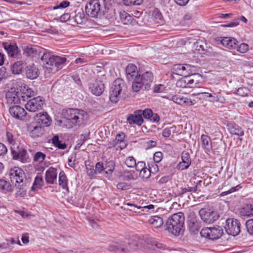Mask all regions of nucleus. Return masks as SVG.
<instances>
[{
  "mask_svg": "<svg viewBox=\"0 0 253 253\" xmlns=\"http://www.w3.org/2000/svg\"><path fill=\"white\" fill-rule=\"evenodd\" d=\"M22 84V82H14L11 85L10 88L6 92L5 97L9 103L17 104L20 102L21 96L18 86Z\"/></svg>",
  "mask_w": 253,
  "mask_h": 253,
  "instance_id": "9",
  "label": "nucleus"
},
{
  "mask_svg": "<svg viewBox=\"0 0 253 253\" xmlns=\"http://www.w3.org/2000/svg\"><path fill=\"white\" fill-rule=\"evenodd\" d=\"M201 219L206 223L211 224L219 217L217 213L208 208H202L199 211Z\"/></svg>",
  "mask_w": 253,
  "mask_h": 253,
  "instance_id": "12",
  "label": "nucleus"
},
{
  "mask_svg": "<svg viewBox=\"0 0 253 253\" xmlns=\"http://www.w3.org/2000/svg\"><path fill=\"white\" fill-rule=\"evenodd\" d=\"M44 100L41 96H37L29 100L25 104V108L27 110L32 112H35L42 109Z\"/></svg>",
  "mask_w": 253,
  "mask_h": 253,
  "instance_id": "15",
  "label": "nucleus"
},
{
  "mask_svg": "<svg viewBox=\"0 0 253 253\" xmlns=\"http://www.w3.org/2000/svg\"><path fill=\"white\" fill-rule=\"evenodd\" d=\"M124 4L126 6H130L131 5H140L143 0H122Z\"/></svg>",
  "mask_w": 253,
  "mask_h": 253,
  "instance_id": "47",
  "label": "nucleus"
},
{
  "mask_svg": "<svg viewBox=\"0 0 253 253\" xmlns=\"http://www.w3.org/2000/svg\"><path fill=\"white\" fill-rule=\"evenodd\" d=\"M240 188H241V187L240 186V185H237L235 187H232L230 190H229L227 191L222 192L220 195L222 196L227 195L229 194H230L231 193H233L235 191H237Z\"/></svg>",
  "mask_w": 253,
  "mask_h": 253,
  "instance_id": "59",
  "label": "nucleus"
},
{
  "mask_svg": "<svg viewBox=\"0 0 253 253\" xmlns=\"http://www.w3.org/2000/svg\"><path fill=\"white\" fill-rule=\"evenodd\" d=\"M228 129L229 132L232 134L240 136H243L244 134V132L242 128L236 125H228Z\"/></svg>",
  "mask_w": 253,
  "mask_h": 253,
  "instance_id": "32",
  "label": "nucleus"
},
{
  "mask_svg": "<svg viewBox=\"0 0 253 253\" xmlns=\"http://www.w3.org/2000/svg\"><path fill=\"white\" fill-rule=\"evenodd\" d=\"M203 80L202 76L199 74H192L190 76H185L179 79L176 85L177 87L186 88L196 86Z\"/></svg>",
  "mask_w": 253,
  "mask_h": 253,
  "instance_id": "8",
  "label": "nucleus"
},
{
  "mask_svg": "<svg viewBox=\"0 0 253 253\" xmlns=\"http://www.w3.org/2000/svg\"><path fill=\"white\" fill-rule=\"evenodd\" d=\"M7 139L9 144H11L12 146H16L15 145V140L13 138V136L12 134L10 132H7L6 133Z\"/></svg>",
  "mask_w": 253,
  "mask_h": 253,
  "instance_id": "62",
  "label": "nucleus"
},
{
  "mask_svg": "<svg viewBox=\"0 0 253 253\" xmlns=\"http://www.w3.org/2000/svg\"><path fill=\"white\" fill-rule=\"evenodd\" d=\"M163 157V154L161 152H156L153 156V160L155 163H158L161 161Z\"/></svg>",
  "mask_w": 253,
  "mask_h": 253,
  "instance_id": "57",
  "label": "nucleus"
},
{
  "mask_svg": "<svg viewBox=\"0 0 253 253\" xmlns=\"http://www.w3.org/2000/svg\"><path fill=\"white\" fill-rule=\"evenodd\" d=\"M170 180V177L169 175H165L162 176L158 181V183L163 184L167 183Z\"/></svg>",
  "mask_w": 253,
  "mask_h": 253,
  "instance_id": "64",
  "label": "nucleus"
},
{
  "mask_svg": "<svg viewBox=\"0 0 253 253\" xmlns=\"http://www.w3.org/2000/svg\"><path fill=\"white\" fill-rule=\"evenodd\" d=\"M70 5V2L68 1H63L59 5L54 6L53 9H57L58 8H64L67 7Z\"/></svg>",
  "mask_w": 253,
  "mask_h": 253,
  "instance_id": "60",
  "label": "nucleus"
},
{
  "mask_svg": "<svg viewBox=\"0 0 253 253\" xmlns=\"http://www.w3.org/2000/svg\"><path fill=\"white\" fill-rule=\"evenodd\" d=\"M9 111L11 115L16 119L24 121L29 119L26 111L20 106L10 107Z\"/></svg>",
  "mask_w": 253,
  "mask_h": 253,
  "instance_id": "17",
  "label": "nucleus"
},
{
  "mask_svg": "<svg viewBox=\"0 0 253 253\" xmlns=\"http://www.w3.org/2000/svg\"><path fill=\"white\" fill-rule=\"evenodd\" d=\"M125 137V135L123 133L122 134H118L114 140L115 146H118L120 142L124 141Z\"/></svg>",
  "mask_w": 253,
  "mask_h": 253,
  "instance_id": "55",
  "label": "nucleus"
},
{
  "mask_svg": "<svg viewBox=\"0 0 253 253\" xmlns=\"http://www.w3.org/2000/svg\"><path fill=\"white\" fill-rule=\"evenodd\" d=\"M237 47V50L241 53H245L249 50V45L245 43H241Z\"/></svg>",
  "mask_w": 253,
  "mask_h": 253,
  "instance_id": "56",
  "label": "nucleus"
},
{
  "mask_svg": "<svg viewBox=\"0 0 253 253\" xmlns=\"http://www.w3.org/2000/svg\"><path fill=\"white\" fill-rule=\"evenodd\" d=\"M187 225L190 232L193 234H197L200 229L199 223L197 221L195 214L191 212L187 217Z\"/></svg>",
  "mask_w": 253,
  "mask_h": 253,
  "instance_id": "18",
  "label": "nucleus"
},
{
  "mask_svg": "<svg viewBox=\"0 0 253 253\" xmlns=\"http://www.w3.org/2000/svg\"><path fill=\"white\" fill-rule=\"evenodd\" d=\"M26 77L31 80L36 79L39 76V71L34 64L27 66L25 70Z\"/></svg>",
  "mask_w": 253,
  "mask_h": 253,
  "instance_id": "26",
  "label": "nucleus"
},
{
  "mask_svg": "<svg viewBox=\"0 0 253 253\" xmlns=\"http://www.w3.org/2000/svg\"><path fill=\"white\" fill-rule=\"evenodd\" d=\"M74 20L78 24H83L85 21L84 18V14L83 12H79L77 13L75 17Z\"/></svg>",
  "mask_w": 253,
  "mask_h": 253,
  "instance_id": "44",
  "label": "nucleus"
},
{
  "mask_svg": "<svg viewBox=\"0 0 253 253\" xmlns=\"http://www.w3.org/2000/svg\"><path fill=\"white\" fill-rule=\"evenodd\" d=\"M201 140L203 146L207 151H210L212 148L211 138L206 135L203 134L201 136Z\"/></svg>",
  "mask_w": 253,
  "mask_h": 253,
  "instance_id": "35",
  "label": "nucleus"
},
{
  "mask_svg": "<svg viewBox=\"0 0 253 253\" xmlns=\"http://www.w3.org/2000/svg\"><path fill=\"white\" fill-rule=\"evenodd\" d=\"M140 113L141 110H138L134 111L133 114H129L127 117V121L130 125L136 124L141 126L143 123V119Z\"/></svg>",
  "mask_w": 253,
  "mask_h": 253,
  "instance_id": "21",
  "label": "nucleus"
},
{
  "mask_svg": "<svg viewBox=\"0 0 253 253\" xmlns=\"http://www.w3.org/2000/svg\"><path fill=\"white\" fill-rule=\"evenodd\" d=\"M148 222L155 228H160L164 223L162 218L159 216H151L148 220Z\"/></svg>",
  "mask_w": 253,
  "mask_h": 253,
  "instance_id": "29",
  "label": "nucleus"
},
{
  "mask_svg": "<svg viewBox=\"0 0 253 253\" xmlns=\"http://www.w3.org/2000/svg\"><path fill=\"white\" fill-rule=\"evenodd\" d=\"M125 163L128 167L133 168L136 165V161L133 157H128L126 159Z\"/></svg>",
  "mask_w": 253,
  "mask_h": 253,
  "instance_id": "50",
  "label": "nucleus"
},
{
  "mask_svg": "<svg viewBox=\"0 0 253 253\" xmlns=\"http://www.w3.org/2000/svg\"><path fill=\"white\" fill-rule=\"evenodd\" d=\"M152 16L156 23H161L163 21V16L161 12L157 9L154 10Z\"/></svg>",
  "mask_w": 253,
  "mask_h": 253,
  "instance_id": "45",
  "label": "nucleus"
},
{
  "mask_svg": "<svg viewBox=\"0 0 253 253\" xmlns=\"http://www.w3.org/2000/svg\"><path fill=\"white\" fill-rule=\"evenodd\" d=\"M171 100L179 105L186 104L187 105H191L193 104L192 102L189 99L180 97L177 95L172 96Z\"/></svg>",
  "mask_w": 253,
  "mask_h": 253,
  "instance_id": "33",
  "label": "nucleus"
},
{
  "mask_svg": "<svg viewBox=\"0 0 253 253\" xmlns=\"http://www.w3.org/2000/svg\"><path fill=\"white\" fill-rule=\"evenodd\" d=\"M124 205H126L129 207V208H126L127 210H129L130 211H133L134 212H137V210L140 209L141 207L140 206H137L134 204L131 203H125Z\"/></svg>",
  "mask_w": 253,
  "mask_h": 253,
  "instance_id": "53",
  "label": "nucleus"
},
{
  "mask_svg": "<svg viewBox=\"0 0 253 253\" xmlns=\"http://www.w3.org/2000/svg\"><path fill=\"white\" fill-rule=\"evenodd\" d=\"M11 154L14 160H19L23 163L26 162L28 156L26 150L18 146H11Z\"/></svg>",
  "mask_w": 253,
  "mask_h": 253,
  "instance_id": "16",
  "label": "nucleus"
},
{
  "mask_svg": "<svg viewBox=\"0 0 253 253\" xmlns=\"http://www.w3.org/2000/svg\"><path fill=\"white\" fill-rule=\"evenodd\" d=\"M36 118L39 123L48 125L49 122V118L46 113H40L36 115Z\"/></svg>",
  "mask_w": 253,
  "mask_h": 253,
  "instance_id": "39",
  "label": "nucleus"
},
{
  "mask_svg": "<svg viewBox=\"0 0 253 253\" xmlns=\"http://www.w3.org/2000/svg\"><path fill=\"white\" fill-rule=\"evenodd\" d=\"M62 115L65 119L63 126L68 128L83 125L87 118V113L83 110L68 108L62 110Z\"/></svg>",
  "mask_w": 253,
  "mask_h": 253,
  "instance_id": "1",
  "label": "nucleus"
},
{
  "mask_svg": "<svg viewBox=\"0 0 253 253\" xmlns=\"http://www.w3.org/2000/svg\"><path fill=\"white\" fill-rule=\"evenodd\" d=\"M197 190V186L194 187H189L188 186L187 187H181L178 189L176 191V194L178 196L184 197V194H187L191 192H195Z\"/></svg>",
  "mask_w": 253,
  "mask_h": 253,
  "instance_id": "30",
  "label": "nucleus"
},
{
  "mask_svg": "<svg viewBox=\"0 0 253 253\" xmlns=\"http://www.w3.org/2000/svg\"><path fill=\"white\" fill-rule=\"evenodd\" d=\"M143 242V240L140 237L136 236H132L127 242L125 243L126 245L125 249H127V250H126V253H129L141 249Z\"/></svg>",
  "mask_w": 253,
  "mask_h": 253,
  "instance_id": "13",
  "label": "nucleus"
},
{
  "mask_svg": "<svg viewBox=\"0 0 253 253\" xmlns=\"http://www.w3.org/2000/svg\"><path fill=\"white\" fill-rule=\"evenodd\" d=\"M246 227L249 234L253 235V219H249L246 221Z\"/></svg>",
  "mask_w": 253,
  "mask_h": 253,
  "instance_id": "48",
  "label": "nucleus"
},
{
  "mask_svg": "<svg viewBox=\"0 0 253 253\" xmlns=\"http://www.w3.org/2000/svg\"><path fill=\"white\" fill-rule=\"evenodd\" d=\"M165 90V86L163 84H159L155 85L154 87V91L155 92L160 93L163 92Z\"/></svg>",
  "mask_w": 253,
  "mask_h": 253,
  "instance_id": "58",
  "label": "nucleus"
},
{
  "mask_svg": "<svg viewBox=\"0 0 253 253\" xmlns=\"http://www.w3.org/2000/svg\"><path fill=\"white\" fill-rule=\"evenodd\" d=\"M24 53L27 56L34 57L38 53V51L35 47L32 46H27L24 49Z\"/></svg>",
  "mask_w": 253,
  "mask_h": 253,
  "instance_id": "42",
  "label": "nucleus"
},
{
  "mask_svg": "<svg viewBox=\"0 0 253 253\" xmlns=\"http://www.w3.org/2000/svg\"><path fill=\"white\" fill-rule=\"evenodd\" d=\"M126 77L128 81L135 82V79L139 74L137 71L136 66L133 64H129L126 69Z\"/></svg>",
  "mask_w": 253,
  "mask_h": 253,
  "instance_id": "20",
  "label": "nucleus"
},
{
  "mask_svg": "<svg viewBox=\"0 0 253 253\" xmlns=\"http://www.w3.org/2000/svg\"><path fill=\"white\" fill-rule=\"evenodd\" d=\"M45 158V155L41 152H37L34 157V161L42 162Z\"/></svg>",
  "mask_w": 253,
  "mask_h": 253,
  "instance_id": "49",
  "label": "nucleus"
},
{
  "mask_svg": "<svg viewBox=\"0 0 253 253\" xmlns=\"http://www.w3.org/2000/svg\"><path fill=\"white\" fill-rule=\"evenodd\" d=\"M43 179L41 175H37L35 178L31 188V190L36 191L40 189L43 185Z\"/></svg>",
  "mask_w": 253,
  "mask_h": 253,
  "instance_id": "36",
  "label": "nucleus"
},
{
  "mask_svg": "<svg viewBox=\"0 0 253 253\" xmlns=\"http://www.w3.org/2000/svg\"><path fill=\"white\" fill-rule=\"evenodd\" d=\"M237 93L242 96H246L248 95V89L245 87H240L237 89Z\"/></svg>",
  "mask_w": 253,
  "mask_h": 253,
  "instance_id": "61",
  "label": "nucleus"
},
{
  "mask_svg": "<svg viewBox=\"0 0 253 253\" xmlns=\"http://www.w3.org/2000/svg\"><path fill=\"white\" fill-rule=\"evenodd\" d=\"M185 217L181 212L173 214L169 216L166 223V230L172 234L178 236L182 234L184 229Z\"/></svg>",
  "mask_w": 253,
  "mask_h": 253,
  "instance_id": "4",
  "label": "nucleus"
},
{
  "mask_svg": "<svg viewBox=\"0 0 253 253\" xmlns=\"http://www.w3.org/2000/svg\"><path fill=\"white\" fill-rule=\"evenodd\" d=\"M223 234V229L219 226L207 227L202 229L200 231V234L202 237L208 238L211 240L219 239Z\"/></svg>",
  "mask_w": 253,
  "mask_h": 253,
  "instance_id": "10",
  "label": "nucleus"
},
{
  "mask_svg": "<svg viewBox=\"0 0 253 253\" xmlns=\"http://www.w3.org/2000/svg\"><path fill=\"white\" fill-rule=\"evenodd\" d=\"M7 174L13 185L19 189L23 188L25 184L26 177L22 169L18 167H14L10 169Z\"/></svg>",
  "mask_w": 253,
  "mask_h": 253,
  "instance_id": "7",
  "label": "nucleus"
},
{
  "mask_svg": "<svg viewBox=\"0 0 253 253\" xmlns=\"http://www.w3.org/2000/svg\"><path fill=\"white\" fill-rule=\"evenodd\" d=\"M182 162L177 166V168L179 170H184L189 168L191 163V160L188 152L183 151L181 153Z\"/></svg>",
  "mask_w": 253,
  "mask_h": 253,
  "instance_id": "22",
  "label": "nucleus"
},
{
  "mask_svg": "<svg viewBox=\"0 0 253 253\" xmlns=\"http://www.w3.org/2000/svg\"><path fill=\"white\" fill-rule=\"evenodd\" d=\"M126 246L125 243L123 241L113 242L110 244L108 250L111 252L126 253L125 247Z\"/></svg>",
  "mask_w": 253,
  "mask_h": 253,
  "instance_id": "23",
  "label": "nucleus"
},
{
  "mask_svg": "<svg viewBox=\"0 0 253 253\" xmlns=\"http://www.w3.org/2000/svg\"><path fill=\"white\" fill-rule=\"evenodd\" d=\"M240 213L241 216H251L253 215V205L247 204L244 206L240 210Z\"/></svg>",
  "mask_w": 253,
  "mask_h": 253,
  "instance_id": "31",
  "label": "nucleus"
},
{
  "mask_svg": "<svg viewBox=\"0 0 253 253\" xmlns=\"http://www.w3.org/2000/svg\"><path fill=\"white\" fill-rule=\"evenodd\" d=\"M43 67L46 69V72L54 74L60 69L66 61L65 57L54 56L49 53H44L41 58Z\"/></svg>",
  "mask_w": 253,
  "mask_h": 253,
  "instance_id": "3",
  "label": "nucleus"
},
{
  "mask_svg": "<svg viewBox=\"0 0 253 253\" xmlns=\"http://www.w3.org/2000/svg\"><path fill=\"white\" fill-rule=\"evenodd\" d=\"M224 228L228 235L235 236L241 232V224L236 219L228 218L226 220Z\"/></svg>",
  "mask_w": 253,
  "mask_h": 253,
  "instance_id": "11",
  "label": "nucleus"
},
{
  "mask_svg": "<svg viewBox=\"0 0 253 253\" xmlns=\"http://www.w3.org/2000/svg\"><path fill=\"white\" fill-rule=\"evenodd\" d=\"M195 67L189 64H176L173 67V72L174 73L180 76H190L195 71Z\"/></svg>",
  "mask_w": 253,
  "mask_h": 253,
  "instance_id": "14",
  "label": "nucleus"
},
{
  "mask_svg": "<svg viewBox=\"0 0 253 253\" xmlns=\"http://www.w3.org/2000/svg\"><path fill=\"white\" fill-rule=\"evenodd\" d=\"M120 18L124 24H128L131 22L132 17L125 11H120L119 13Z\"/></svg>",
  "mask_w": 253,
  "mask_h": 253,
  "instance_id": "37",
  "label": "nucleus"
},
{
  "mask_svg": "<svg viewBox=\"0 0 253 253\" xmlns=\"http://www.w3.org/2000/svg\"><path fill=\"white\" fill-rule=\"evenodd\" d=\"M222 44L229 49H235L237 47L238 41L231 37H224L221 41Z\"/></svg>",
  "mask_w": 253,
  "mask_h": 253,
  "instance_id": "27",
  "label": "nucleus"
},
{
  "mask_svg": "<svg viewBox=\"0 0 253 253\" xmlns=\"http://www.w3.org/2000/svg\"><path fill=\"white\" fill-rule=\"evenodd\" d=\"M126 85L121 78L116 79L110 87L109 99L111 102L116 103L119 101L123 94L126 90Z\"/></svg>",
  "mask_w": 253,
  "mask_h": 253,
  "instance_id": "6",
  "label": "nucleus"
},
{
  "mask_svg": "<svg viewBox=\"0 0 253 253\" xmlns=\"http://www.w3.org/2000/svg\"><path fill=\"white\" fill-rule=\"evenodd\" d=\"M117 187L119 190H126L128 189L129 186L126 183L121 182L117 185Z\"/></svg>",
  "mask_w": 253,
  "mask_h": 253,
  "instance_id": "63",
  "label": "nucleus"
},
{
  "mask_svg": "<svg viewBox=\"0 0 253 253\" xmlns=\"http://www.w3.org/2000/svg\"><path fill=\"white\" fill-rule=\"evenodd\" d=\"M23 84H24L22 82V84L18 86V87L19 88L21 98L23 101H25L26 97L28 98L33 96L34 95V91L26 84H24V85L22 86Z\"/></svg>",
  "mask_w": 253,
  "mask_h": 253,
  "instance_id": "24",
  "label": "nucleus"
},
{
  "mask_svg": "<svg viewBox=\"0 0 253 253\" xmlns=\"http://www.w3.org/2000/svg\"><path fill=\"white\" fill-rule=\"evenodd\" d=\"M88 88L92 94L99 96L103 92L105 86L101 81L95 80L89 84Z\"/></svg>",
  "mask_w": 253,
  "mask_h": 253,
  "instance_id": "19",
  "label": "nucleus"
},
{
  "mask_svg": "<svg viewBox=\"0 0 253 253\" xmlns=\"http://www.w3.org/2000/svg\"><path fill=\"white\" fill-rule=\"evenodd\" d=\"M204 42H197L196 45V49L199 51L200 54H205L207 51V49L205 48L206 45H204Z\"/></svg>",
  "mask_w": 253,
  "mask_h": 253,
  "instance_id": "52",
  "label": "nucleus"
},
{
  "mask_svg": "<svg viewBox=\"0 0 253 253\" xmlns=\"http://www.w3.org/2000/svg\"><path fill=\"white\" fill-rule=\"evenodd\" d=\"M3 47L10 57H15L18 53V47L15 43H3Z\"/></svg>",
  "mask_w": 253,
  "mask_h": 253,
  "instance_id": "28",
  "label": "nucleus"
},
{
  "mask_svg": "<svg viewBox=\"0 0 253 253\" xmlns=\"http://www.w3.org/2000/svg\"><path fill=\"white\" fill-rule=\"evenodd\" d=\"M67 184L68 180L67 176L65 172L63 171H61L59 174V185L61 186L63 189L69 192Z\"/></svg>",
  "mask_w": 253,
  "mask_h": 253,
  "instance_id": "34",
  "label": "nucleus"
},
{
  "mask_svg": "<svg viewBox=\"0 0 253 253\" xmlns=\"http://www.w3.org/2000/svg\"><path fill=\"white\" fill-rule=\"evenodd\" d=\"M23 68L22 63L21 61L15 62L11 68L12 73L14 74H19L21 73Z\"/></svg>",
  "mask_w": 253,
  "mask_h": 253,
  "instance_id": "41",
  "label": "nucleus"
},
{
  "mask_svg": "<svg viewBox=\"0 0 253 253\" xmlns=\"http://www.w3.org/2000/svg\"><path fill=\"white\" fill-rule=\"evenodd\" d=\"M0 190L4 192H11L13 190V186L5 180L0 179Z\"/></svg>",
  "mask_w": 253,
  "mask_h": 253,
  "instance_id": "38",
  "label": "nucleus"
},
{
  "mask_svg": "<svg viewBox=\"0 0 253 253\" xmlns=\"http://www.w3.org/2000/svg\"><path fill=\"white\" fill-rule=\"evenodd\" d=\"M156 163H152L148 164V169L150 170L151 173H156L159 171V168L158 165L156 164Z\"/></svg>",
  "mask_w": 253,
  "mask_h": 253,
  "instance_id": "54",
  "label": "nucleus"
},
{
  "mask_svg": "<svg viewBox=\"0 0 253 253\" xmlns=\"http://www.w3.org/2000/svg\"><path fill=\"white\" fill-rule=\"evenodd\" d=\"M152 111L151 109H146L144 110H141V115L143 118L147 119H150L152 116Z\"/></svg>",
  "mask_w": 253,
  "mask_h": 253,
  "instance_id": "51",
  "label": "nucleus"
},
{
  "mask_svg": "<svg viewBox=\"0 0 253 253\" xmlns=\"http://www.w3.org/2000/svg\"><path fill=\"white\" fill-rule=\"evenodd\" d=\"M139 172L140 177L142 179H148L150 176L151 172L149 169L147 168L142 169H141V170L139 171Z\"/></svg>",
  "mask_w": 253,
  "mask_h": 253,
  "instance_id": "46",
  "label": "nucleus"
},
{
  "mask_svg": "<svg viewBox=\"0 0 253 253\" xmlns=\"http://www.w3.org/2000/svg\"><path fill=\"white\" fill-rule=\"evenodd\" d=\"M57 178L56 169L52 167L49 168L45 172V179L48 184H53Z\"/></svg>",
  "mask_w": 253,
  "mask_h": 253,
  "instance_id": "25",
  "label": "nucleus"
},
{
  "mask_svg": "<svg viewBox=\"0 0 253 253\" xmlns=\"http://www.w3.org/2000/svg\"><path fill=\"white\" fill-rule=\"evenodd\" d=\"M153 74L151 71H146L139 74L132 83V89L134 92L139 91L143 86L145 90H149L153 81Z\"/></svg>",
  "mask_w": 253,
  "mask_h": 253,
  "instance_id": "5",
  "label": "nucleus"
},
{
  "mask_svg": "<svg viewBox=\"0 0 253 253\" xmlns=\"http://www.w3.org/2000/svg\"><path fill=\"white\" fill-rule=\"evenodd\" d=\"M43 133V129L41 126H35L31 131L30 135L33 138L39 137Z\"/></svg>",
  "mask_w": 253,
  "mask_h": 253,
  "instance_id": "40",
  "label": "nucleus"
},
{
  "mask_svg": "<svg viewBox=\"0 0 253 253\" xmlns=\"http://www.w3.org/2000/svg\"><path fill=\"white\" fill-rule=\"evenodd\" d=\"M52 140L54 146L58 147L59 149H64L67 147L65 143H62V142L59 140V137L57 135L54 136Z\"/></svg>",
  "mask_w": 253,
  "mask_h": 253,
  "instance_id": "43",
  "label": "nucleus"
},
{
  "mask_svg": "<svg viewBox=\"0 0 253 253\" xmlns=\"http://www.w3.org/2000/svg\"><path fill=\"white\" fill-rule=\"evenodd\" d=\"M85 10L86 14L93 18L104 17L110 19L112 18L114 11L113 9L104 7V9L101 8L99 0H92L86 4Z\"/></svg>",
  "mask_w": 253,
  "mask_h": 253,
  "instance_id": "2",
  "label": "nucleus"
}]
</instances>
